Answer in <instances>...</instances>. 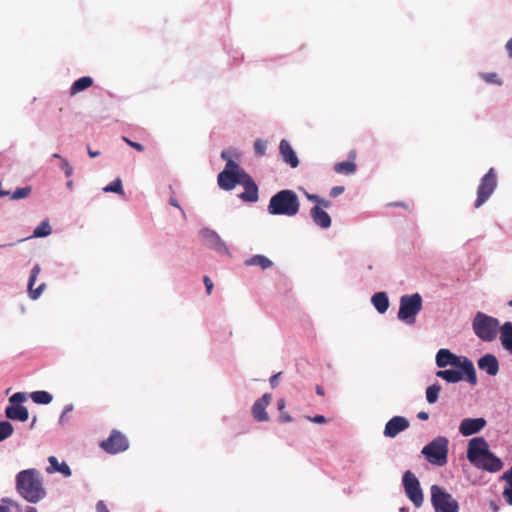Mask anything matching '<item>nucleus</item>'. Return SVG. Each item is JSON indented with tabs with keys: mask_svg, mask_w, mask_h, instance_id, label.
<instances>
[{
	"mask_svg": "<svg viewBox=\"0 0 512 512\" xmlns=\"http://www.w3.org/2000/svg\"><path fill=\"white\" fill-rule=\"evenodd\" d=\"M10 506L15 507L18 510L20 509V505L16 501L7 497L2 498L0 512H10Z\"/></svg>",
	"mask_w": 512,
	"mask_h": 512,
	"instance_id": "nucleus-37",
	"label": "nucleus"
},
{
	"mask_svg": "<svg viewBox=\"0 0 512 512\" xmlns=\"http://www.w3.org/2000/svg\"><path fill=\"white\" fill-rule=\"evenodd\" d=\"M307 198L311 201H314L318 204H322L324 207H329L330 206V202L329 201H326V200H323V199H320V197L318 195H310L308 194L307 195Z\"/></svg>",
	"mask_w": 512,
	"mask_h": 512,
	"instance_id": "nucleus-43",
	"label": "nucleus"
},
{
	"mask_svg": "<svg viewBox=\"0 0 512 512\" xmlns=\"http://www.w3.org/2000/svg\"><path fill=\"white\" fill-rule=\"evenodd\" d=\"M410 423L404 416H394L386 424L383 431L385 437L394 438L400 432L406 430Z\"/></svg>",
	"mask_w": 512,
	"mask_h": 512,
	"instance_id": "nucleus-15",
	"label": "nucleus"
},
{
	"mask_svg": "<svg viewBox=\"0 0 512 512\" xmlns=\"http://www.w3.org/2000/svg\"><path fill=\"white\" fill-rule=\"evenodd\" d=\"M169 204H170L171 206H173V207H176V208L181 209V207H180V205H179L178 201H177L175 198H173V197H171V198L169 199Z\"/></svg>",
	"mask_w": 512,
	"mask_h": 512,
	"instance_id": "nucleus-53",
	"label": "nucleus"
},
{
	"mask_svg": "<svg viewBox=\"0 0 512 512\" xmlns=\"http://www.w3.org/2000/svg\"><path fill=\"white\" fill-rule=\"evenodd\" d=\"M409 509L407 507H402L399 509V512H408Z\"/></svg>",
	"mask_w": 512,
	"mask_h": 512,
	"instance_id": "nucleus-64",
	"label": "nucleus"
},
{
	"mask_svg": "<svg viewBox=\"0 0 512 512\" xmlns=\"http://www.w3.org/2000/svg\"><path fill=\"white\" fill-rule=\"evenodd\" d=\"M221 158L224 159V160H229L231 159L230 156H229V153L227 151H222L221 152Z\"/></svg>",
	"mask_w": 512,
	"mask_h": 512,
	"instance_id": "nucleus-58",
	"label": "nucleus"
},
{
	"mask_svg": "<svg viewBox=\"0 0 512 512\" xmlns=\"http://www.w3.org/2000/svg\"><path fill=\"white\" fill-rule=\"evenodd\" d=\"M280 374L281 373H276L270 377L269 382L272 388H275L277 386Z\"/></svg>",
	"mask_w": 512,
	"mask_h": 512,
	"instance_id": "nucleus-48",
	"label": "nucleus"
},
{
	"mask_svg": "<svg viewBox=\"0 0 512 512\" xmlns=\"http://www.w3.org/2000/svg\"><path fill=\"white\" fill-rule=\"evenodd\" d=\"M14 433V427L8 420L0 421V442L8 439Z\"/></svg>",
	"mask_w": 512,
	"mask_h": 512,
	"instance_id": "nucleus-33",
	"label": "nucleus"
},
{
	"mask_svg": "<svg viewBox=\"0 0 512 512\" xmlns=\"http://www.w3.org/2000/svg\"><path fill=\"white\" fill-rule=\"evenodd\" d=\"M483 79L487 83L496 84V85H502V80L498 77L496 73H486L483 74Z\"/></svg>",
	"mask_w": 512,
	"mask_h": 512,
	"instance_id": "nucleus-41",
	"label": "nucleus"
},
{
	"mask_svg": "<svg viewBox=\"0 0 512 512\" xmlns=\"http://www.w3.org/2000/svg\"><path fill=\"white\" fill-rule=\"evenodd\" d=\"M32 401L39 405H48L52 402L53 396L47 391L38 390L30 394Z\"/></svg>",
	"mask_w": 512,
	"mask_h": 512,
	"instance_id": "nucleus-29",
	"label": "nucleus"
},
{
	"mask_svg": "<svg viewBox=\"0 0 512 512\" xmlns=\"http://www.w3.org/2000/svg\"><path fill=\"white\" fill-rule=\"evenodd\" d=\"M291 421H292V417L288 413H282L279 416L280 423H287V422H291Z\"/></svg>",
	"mask_w": 512,
	"mask_h": 512,
	"instance_id": "nucleus-49",
	"label": "nucleus"
},
{
	"mask_svg": "<svg viewBox=\"0 0 512 512\" xmlns=\"http://www.w3.org/2000/svg\"><path fill=\"white\" fill-rule=\"evenodd\" d=\"M390 206L403 207V208L407 207V205L404 202H393V203H390Z\"/></svg>",
	"mask_w": 512,
	"mask_h": 512,
	"instance_id": "nucleus-56",
	"label": "nucleus"
},
{
	"mask_svg": "<svg viewBox=\"0 0 512 512\" xmlns=\"http://www.w3.org/2000/svg\"><path fill=\"white\" fill-rule=\"evenodd\" d=\"M497 187V175L494 168H490L488 172L480 179L479 186L477 188V198L474 203L475 208L481 207L491 195L494 193Z\"/></svg>",
	"mask_w": 512,
	"mask_h": 512,
	"instance_id": "nucleus-9",
	"label": "nucleus"
},
{
	"mask_svg": "<svg viewBox=\"0 0 512 512\" xmlns=\"http://www.w3.org/2000/svg\"><path fill=\"white\" fill-rule=\"evenodd\" d=\"M66 186L69 190H72L73 187H74V183L72 180H69L67 183H66Z\"/></svg>",
	"mask_w": 512,
	"mask_h": 512,
	"instance_id": "nucleus-61",
	"label": "nucleus"
},
{
	"mask_svg": "<svg viewBox=\"0 0 512 512\" xmlns=\"http://www.w3.org/2000/svg\"><path fill=\"white\" fill-rule=\"evenodd\" d=\"M31 190L32 189L30 186L19 187L16 190H14L12 193H10L9 196L12 200L23 199L30 195Z\"/></svg>",
	"mask_w": 512,
	"mask_h": 512,
	"instance_id": "nucleus-36",
	"label": "nucleus"
},
{
	"mask_svg": "<svg viewBox=\"0 0 512 512\" xmlns=\"http://www.w3.org/2000/svg\"><path fill=\"white\" fill-rule=\"evenodd\" d=\"M199 234L209 249H212L219 254L230 256L229 247L216 231L210 228H202Z\"/></svg>",
	"mask_w": 512,
	"mask_h": 512,
	"instance_id": "nucleus-13",
	"label": "nucleus"
},
{
	"mask_svg": "<svg viewBox=\"0 0 512 512\" xmlns=\"http://www.w3.org/2000/svg\"><path fill=\"white\" fill-rule=\"evenodd\" d=\"M334 170L337 173L353 174L356 171V164L351 161H343L335 164Z\"/></svg>",
	"mask_w": 512,
	"mask_h": 512,
	"instance_id": "nucleus-32",
	"label": "nucleus"
},
{
	"mask_svg": "<svg viewBox=\"0 0 512 512\" xmlns=\"http://www.w3.org/2000/svg\"><path fill=\"white\" fill-rule=\"evenodd\" d=\"M123 140L129 145L131 146L132 148H134L135 150H137L138 152H142L144 151V146L138 142H134L132 140H130L129 138L127 137H123Z\"/></svg>",
	"mask_w": 512,
	"mask_h": 512,
	"instance_id": "nucleus-42",
	"label": "nucleus"
},
{
	"mask_svg": "<svg viewBox=\"0 0 512 512\" xmlns=\"http://www.w3.org/2000/svg\"><path fill=\"white\" fill-rule=\"evenodd\" d=\"M73 408V404H67L62 412L67 415L69 412L73 411Z\"/></svg>",
	"mask_w": 512,
	"mask_h": 512,
	"instance_id": "nucleus-54",
	"label": "nucleus"
},
{
	"mask_svg": "<svg viewBox=\"0 0 512 512\" xmlns=\"http://www.w3.org/2000/svg\"><path fill=\"white\" fill-rule=\"evenodd\" d=\"M50 234H51V227H50L48 221L41 222V224L38 225L33 231V236L38 237V238L46 237Z\"/></svg>",
	"mask_w": 512,
	"mask_h": 512,
	"instance_id": "nucleus-34",
	"label": "nucleus"
},
{
	"mask_svg": "<svg viewBox=\"0 0 512 512\" xmlns=\"http://www.w3.org/2000/svg\"><path fill=\"white\" fill-rule=\"evenodd\" d=\"M505 48L510 58H512V37L507 41Z\"/></svg>",
	"mask_w": 512,
	"mask_h": 512,
	"instance_id": "nucleus-51",
	"label": "nucleus"
},
{
	"mask_svg": "<svg viewBox=\"0 0 512 512\" xmlns=\"http://www.w3.org/2000/svg\"><path fill=\"white\" fill-rule=\"evenodd\" d=\"M245 266H259L262 270H266L273 266V262L265 255L257 254L244 261Z\"/></svg>",
	"mask_w": 512,
	"mask_h": 512,
	"instance_id": "nucleus-26",
	"label": "nucleus"
},
{
	"mask_svg": "<svg viewBox=\"0 0 512 512\" xmlns=\"http://www.w3.org/2000/svg\"><path fill=\"white\" fill-rule=\"evenodd\" d=\"M371 302L380 314H384L389 308V299L385 292H376L372 296Z\"/></svg>",
	"mask_w": 512,
	"mask_h": 512,
	"instance_id": "nucleus-23",
	"label": "nucleus"
},
{
	"mask_svg": "<svg viewBox=\"0 0 512 512\" xmlns=\"http://www.w3.org/2000/svg\"><path fill=\"white\" fill-rule=\"evenodd\" d=\"M464 368L465 370L463 371H457L455 369H441L436 372V376L438 378L445 380L447 383L455 384L465 380L470 385H476L477 376L472 374L467 364L465 365Z\"/></svg>",
	"mask_w": 512,
	"mask_h": 512,
	"instance_id": "nucleus-11",
	"label": "nucleus"
},
{
	"mask_svg": "<svg viewBox=\"0 0 512 512\" xmlns=\"http://www.w3.org/2000/svg\"><path fill=\"white\" fill-rule=\"evenodd\" d=\"M66 422V414H64L63 412L61 413L60 417H59V420H58V423L59 425H64Z\"/></svg>",
	"mask_w": 512,
	"mask_h": 512,
	"instance_id": "nucleus-55",
	"label": "nucleus"
},
{
	"mask_svg": "<svg viewBox=\"0 0 512 512\" xmlns=\"http://www.w3.org/2000/svg\"><path fill=\"white\" fill-rule=\"evenodd\" d=\"M240 185L244 187V192L239 195L241 200L250 203L258 200V186L248 173H243Z\"/></svg>",
	"mask_w": 512,
	"mask_h": 512,
	"instance_id": "nucleus-14",
	"label": "nucleus"
},
{
	"mask_svg": "<svg viewBox=\"0 0 512 512\" xmlns=\"http://www.w3.org/2000/svg\"><path fill=\"white\" fill-rule=\"evenodd\" d=\"M499 320L483 312H477L472 321L475 335L484 342L496 339L499 329Z\"/></svg>",
	"mask_w": 512,
	"mask_h": 512,
	"instance_id": "nucleus-5",
	"label": "nucleus"
},
{
	"mask_svg": "<svg viewBox=\"0 0 512 512\" xmlns=\"http://www.w3.org/2000/svg\"><path fill=\"white\" fill-rule=\"evenodd\" d=\"M300 209V200L295 191L280 190L269 201L267 211L270 215L295 216Z\"/></svg>",
	"mask_w": 512,
	"mask_h": 512,
	"instance_id": "nucleus-3",
	"label": "nucleus"
},
{
	"mask_svg": "<svg viewBox=\"0 0 512 512\" xmlns=\"http://www.w3.org/2000/svg\"><path fill=\"white\" fill-rule=\"evenodd\" d=\"M422 303V297L419 293L403 295L400 298L398 319L408 325L414 324L417 314L422 309Z\"/></svg>",
	"mask_w": 512,
	"mask_h": 512,
	"instance_id": "nucleus-6",
	"label": "nucleus"
},
{
	"mask_svg": "<svg viewBox=\"0 0 512 512\" xmlns=\"http://www.w3.org/2000/svg\"><path fill=\"white\" fill-rule=\"evenodd\" d=\"M243 173L246 172L239 167L238 163L229 159L225 168L218 174L219 187L225 191L232 190L237 184L240 185Z\"/></svg>",
	"mask_w": 512,
	"mask_h": 512,
	"instance_id": "nucleus-8",
	"label": "nucleus"
},
{
	"mask_svg": "<svg viewBox=\"0 0 512 512\" xmlns=\"http://www.w3.org/2000/svg\"><path fill=\"white\" fill-rule=\"evenodd\" d=\"M93 84V79L90 76H83L71 85L70 94L75 95L87 88H89Z\"/></svg>",
	"mask_w": 512,
	"mask_h": 512,
	"instance_id": "nucleus-28",
	"label": "nucleus"
},
{
	"mask_svg": "<svg viewBox=\"0 0 512 512\" xmlns=\"http://www.w3.org/2000/svg\"><path fill=\"white\" fill-rule=\"evenodd\" d=\"M40 273V266L35 264L30 272L29 280H28V289L31 299L36 300L45 288V284L39 285L36 289H32L38 275Z\"/></svg>",
	"mask_w": 512,
	"mask_h": 512,
	"instance_id": "nucleus-22",
	"label": "nucleus"
},
{
	"mask_svg": "<svg viewBox=\"0 0 512 512\" xmlns=\"http://www.w3.org/2000/svg\"><path fill=\"white\" fill-rule=\"evenodd\" d=\"M48 461H49L50 465L53 467L54 471L60 472L66 477L71 476V474H72L71 469L66 462H62L61 464H59V462L55 456H50Z\"/></svg>",
	"mask_w": 512,
	"mask_h": 512,
	"instance_id": "nucleus-30",
	"label": "nucleus"
},
{
	"mask_svg": "<svg viewBox=\"0 0 512 512\" xmlns=\"http://www.w3.org/2000/svg\"><path fill=\"white\" fill-rule=\"evenodd\" d=\"M25 512H38L33 506H27Z\"/></svg>",
	"mask_w": 512,
	"mask_h": 512,
	"instance_id": "nucleus-60",
	"label": "nucleus"
},
{
	"mask_svg": "<svg viewBox=\"0 0 512 512\" xmlns=\"http://www.w3.org/2000/svg\"><path fill=\"white\" fill-rule=\"evenodd\" d=\"M316 392H317V394H319V395H323V394H324L323 389H322L320 386H317V388H316Z\"/></svg>",
	"mask_w": 512,
	"mask_h": 512,
	"instance_id": "nucleus-62",
	"label": "nucleus"
},
{
	"mask_svg": "<svg viewBox=\"0 0 512 512\" xmlns=\"http://www.w3.org/2000/svg\"><path fill=\"white\" fill-rule=\"evenodd\" d=\"M60 168L63 170L66 177H71L74 169L66 158H61Z\"/></svg>",
	"mask_w": 512,
	"mask_h": 512,
	"instance_id": "nucleus-40",
	"label": "nucleus"
},
{
	"mask_svg": "<svg viewBox=\"0 0 512 512\" xmlns=\"http://www.w3.org/2000/svg\"><path fill=\"white\" fill-rule=\"evenodd\" d=\"M441 386L438 383H434L426 388V401L429 404H435L439 399V393Z\"/></svg>",
	"mask_w": 512,
	"mask_h": 512,
	"instance_id": "nucleus-31",
	"label": "nucleus"
},
{
	"mask_svg": "<svg viewBox=\"0 0 512 512\" xmlns=\"http://www.w3.org/2000/svg\"><path fill=\"white\" fill-rule=\"evenodd\" d=\"M468 365L470 371L473 375H476V371L473 365V362L467 358L466 356H458L456 354H453V359H451L450 366L457 370V371H463L465 370V365Z\"/></svg>",
	"mask_w": 512,
	"mask_h": 512,
	"instance_id": "nucleus-25",
	"label": "nucleus"
},
{
	"mask_svg": "<svg viewBox=\"0 0 512 512\" xmlns=\"http://www.w3.org/2000/svg\"><path fill=\"white\" fill-rule=\"evenodd\" d=\"M270 400L271 394L265 393L254 402L252 406V415L256 421L265 422L269 420L266 408L269 405Z\"/></svg>",
	"mask_w": 512,
	"mask_h": 512,
	"instance_id": "nucleus-17",
	"label": "nucleus"
},
{
	"mask_svg": "<svg viewBox=\"0 0 512 512\" xmlns=\"http://www.w3.org/2000/svg\"><path fill=\"white\" fill-rule=\"evenodd\" d=\"M203 281H204L207 293L210 294L213 289V282L211 281V279L208 276H205Z\"/></svg>",
	"mask_w": 512,
	"mask_h": 512,
	"instance_id": "nucleus-47",
	"label": "nucleus"
},
{
	"mask_svg": "<svg viewBox=\"0 0 512 512\" xmlns=\"http://www.w3.org/2000/svg\"><path fill=\"white\" fill-rule=\"evenodd\" d=\"M453 354L449 349H439L435 358L436 365L441 369L450 366Z\"/></svg>",
	"mask_w": 512,
	"mask_h": 512,
	"instance_id": "nucleus-27",
	"label": "nucleus"
},
{
	"mask_svg": "<svg viewBox=\"0 0 512 512\" xmlns=\"http://www.w3.org/2000/svg\"><path fill=\"white\" fill-rule=\"evenodd\" d=\"M490 507L493 510V512H498V510H499V506L494 502L490 503Z\"/></svg>",
	"mask_w": 512,
	"mask_h": 512,
	"instance_id": "nucleus-59",
	"label": "nucleus"
},
{
	"mask_svg": "<svg viewBox=\"0 0 512 512\" xmlns=\"http://www.w3.org/2000/svg\"><path fill=\"white\" fill-rule=\"evenodd\" d=\"M27 400V394L25 392H16L9 398L8 405H22Z\"/></svg>",
	"mask_w": 512,
	"mask_h": 512,
	"instance_id": "nucleus-38",
	"label": "nucleus"
},
{
	"mask_svg": "<svg viewBox=\"0 0 512 512\" xmlns=\"http://www.w3.org/2000/svg\"><path fill=\"white\" fill-rule=\"evenodd\" d=\"M311 218L315 225L322 229H327L331 226L330 215L323 210L319 205H315L310 210Z\"/></svg>",
	"mask_w": 512,
	"mask_h": 512,
	"instance_id": "nucleus-21",
	"label": "nucleus"
},
{
	"mask_svg": "<svg viewBox=\"0 0 512 512\" xmlns=\"http://www.w3.org/2000/svg\"><path fill=\"white\" fill-rule=\"evenodd\" d=\"M101 448L109 454L124 452L129 447L128 439L118 430H113L110 436L101 442Z\"/></svg>",
	"mask_w": 512,
	"mask_h": 512,
	"instance_id": "nucleus-12",
	"label": "nucleus"
},
{
	"mask_svg": "<svg viewBox=\"0 0 512 512\" xmlns=\"http://www.w3.org/2000/svg\"><path fill=\"white\" fill-rule=\"evenodd\" d=\"M104 192H112L117 194H124L122 181L120 178L115 179L109 185L103 188Z\"/></svg>",
	"mask_w": 512,
	"mask_h": 512,
	"instance_id": "nucleus-35",
	"label": "nucleus"
},
{
	"mask_svg": "<svg viewBox=\"0 0 512 512\" xmlns=\"http://www.w3.org/2000/svg\"><path fill=\"white\" fill-rule=\"evenodd\" d=\"M52 158L59 159L61 161V158H63V157L58 153H54V154H52Z\"/></svg>",
	"mask_w": 512,
	"mask_h": 512,
	"instance_id": "nucleus-63",
	"label": "nucleus"
},
{
	"mask_svg": "<svg viewBox=\"0 0 512 512\" xmlns=\"http://www.w3.org/2000/svg\"><path fill=\"white\" fill-rule=\"evenodd\" d=\"M417 418L419 420H422V421H426L429 419V413L426 412V411H420L418 414H417Z\"/></svg>",
	"mask_w": 512,
	"mask_h": 512,
	"instance_id": "nucleus-50",
	"label": "nucleus"
},
{
	"mask_svg": "<svg viewBox=\"0 0 512 512\" xmlns=\"http://www.w3.org/2000/svg\"><path fill=\"white\" fill-rule=\"evenodd\" d=\"M266 148H267V142L262 140V139H257L255 142H254V152L256 154V156H264L265 153H266Z\"/></svg>",
	"mask_w": 512,
	"mask_h": 512,
	"instance_id": "nucleus-39",
	"label": "nucleus"
},
{
	"mask_svg": "<svg viewBox=\"0 0 512 512\" xmlns=\"http://www.w3.org/2000/svg\"><path fill=\"white\" fill-rule=\"evenodd\" d=\"M285 406H286V402H285L284 399H279L277 401V408H278V410H280V411L283 410L285 408Z\"/></svg>",
	"mask_w": 512,
	"mask_h": 512,
	"instance_id": "nucleus-52",
	"label": "nucleus"
},
{
	"mask_svg": "<svg viewBox=\"0 0 512 512\" xmlns=\"http://www.w3.org/2000/svg\"><path fill=\"white\" fill-rule=\"evenodd\" d=\"M467 459L475 467L490 473H496L503 467L502 460L490 451L484 437H474L469 441Z\"/></svg>",
	"mask_w": 512,
	"mask_h": 512,
	"instance_id": "nucleus-1",
	"label": "nucleus"
},
{
	"mask_svg": "<svg viewBox=\"0 0 512 512\" xmlns=\"http://www.w3.org/2000/svg\"><path fill=\"white\" fill-rule=\"evenodd\" d=\"M344 192L343 186H335L330 191V196L336 197Z\"/></svg>",
	"mask_w": 512,
	"mask_h": 512,
	"instance_id": "nucleus-46",
	"label": "nucleus"
},
{
	"mask_svg": "<svg viewBox=\"0 0 512 512\" xmlns=\"http://www.w3.org/2000/svg\"><path fill=\"white\" fill-rule=\"evenodd\" d=\"M502 346L512 354V322H505L500 328Z\"/></svg>",
	"mask_w": 512,
	"mask_h": 512,
	"instance_id": "nucleus-24",
	"label": "nucleus"
},
{
	"mask_svg": "<svg viewBox=\"0 0 512 512\" xmlns=\"http://www.w3.org/2000/svg\"><path fill=\"white\" fill-rule=\"evenodd\" d=\"M4 413L5 417L12 421L26 422L29 419V411L23 405H7Z\"/></svg>",
	"mask_w": 512,
	"mask_h": 512,
	"instance_id": "nucleus-20",
	"label": "nucleus"
},
{
	"mask_svg": "<svg viewBox=\"0 0 512 512\" xmlns=\"http://www.w3.org/2000/svg\"><path fill=\"white\" fill-rule=\"evenodd\" d=\"M430 493L431 504L435 512H459L458 501L442 486L432 485Z\"/></svg>",
	"mask_w": 512,
	"mask_h": 512,
	"instance_id": "nucleus-7",
	"label": "nucleus"
},
{
	"mask_svg": "<svg viewBox=\"0 0 512 512\" xmlns=\"http://www.w3.org/2000/svg\"><path fill=\"white\" fill-rule=\"evenodd\" d=\"M16 489L30 503H38L46 496L42 480L35 469L22 470L17 474Z\"/></svg>",
	"mask_w": 512,
	"mask_h": 512,
	"instance_id": "nucleus-2",
	"label": "nucleus"
},
{
	"mask_svg": "<svg viewBox=\"0 0 512 512\" xmlns=\"http://www.w3.org/2000/svg\"><path fill=\"white\" fill-rule=\"evenodd\" d=\"M478 368L489 376H496L499 372V361L495 355L487 353L477 361Z\"/></svg>",
	"mask_w": 512,
	"mask_h": 512,
	"instance_id": "nucleus-18",
	"label": "nucleus"
},
{
	"mask_svg": "<svg viewBox=\"0 0 512 512\" xmlns=\"http://www.w3.org/2000/svg\"><path fill=\"white\" fill-rule=\"evenodd\" d=\"M307 419L313 423H318V424L327 422L326 418L323 415H315L313 417L309 416V417H307Z\"/></svg>",
	"mask_w": 512,
	"mask_h": 512,
	"instance_id": "nucleus-44",
	"label": "nucleus"
},
{
	"mask_svg": "<svg viewBox=\"0 0 512 512\" xmlns=\"http://www.w3.org/2000/svg\"><path fill=\"white\" fill-rule=\"evenodd\" d=\"M402 486L407 498L419 508L423 504V491L418 478L410 470L403 473Z\"/></svg>",
	"mask_w": 512,
	"mask_h": 512,
	"instance_id": "nucleus-10",
	"label": "nucleus"
},
{
	"mask_svg": "<svg viewBox=\"0 0 512 512\" xmlns=\"http://www.w3.org/2000/svg\"><path fill=\"white\" fill-rule=\"evenodd\" d=\"M487 422L484 418H465L459 425V433L463 436H471L479 433Z\"/></svg>",
	"mask_w": 512,
	"mask_h": 512,
	"instance_id": "nucleus-16",
	"label": "nucleus"
},
{
	"mask_svg": "<svg viewBox=\"0 0 512 512\" xmlns=\"http://www.w3.org/2000/svg\"><path fill=\"white\" fill-rule=\"evenodd\" d=\"M88 154L91 158H95L97 157L100 153L98 151H92L89 147H88Z\"/></svg>",
	"mask_w": 512,
	"mask_h": 512,
	"instance_id": "nucleus-57",
	"label": "nucleus"
},
{
	"mask_svg": "<svg viewBox=\"0 0 512 512\" xmlns=\"http://www.w3.org/2000/svg\"><path fill=\"white\" fill-rule=\"evenodd\" d=\"M279 153L284 163L289 165L291 168H296L299 165V159L296 152L292 148L289 141L282 139L279 144Z\"/></svg>",
	"mask_w": 512,
	"mask_h": 512,
	"instance_id": "nucleus-19",
	"label": "nucleus"
},
{
	"mask_svg": "<svg viewBox=\"0 0 512 512\" xmlns=\"http://www.w3.org/2000/svg\"><path fill=\"white\" fill-rule=\"evenodd\" d=\"M97 512H110L103 500H99L96 504Z\"/></svg>",
	"mask_w": 512,
	"mask_h": 512,
	"instance_id": "nucleus-45",
	"label": "nucleus"
},
{
	"mask_svg": "<svg viewBox=\"0 0 512 512\" xmlns=\"http://www.w3.org/2000/svg\"><path fill=\"white\" fill-rule=\"evenodd\" d=\"M448 446L447 437L437 436L422 448L421 453L430 464L441 467L448 462Z\"/></svg>",
	"mask_w": 512,
	"mask_h": 512,
	"instance_id": "nucleus-4",
	"label": "nucleus"
}]
</instances>
